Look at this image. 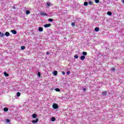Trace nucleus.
Instances as JSON below:
<instances>
[{
	"label": "nucleus",
	"mask_w": 124,
	"mask_h": 124,
	"mask_svg": "<svg viewBox=\"0 0 124 124\" xmlns=\"http://www.w3.org/2000/svg\"><path fill=\"white\" fill-rule=\"evenodd\" d=\"M52 107L53 109H58L59 108V106L57 104H54L52 105Z\"/></svg>",
	"instance_id": "nucleus-1"
},
{
	"label": "nucleus",
	"mask_w": 124,
	"mask_h": 124,
	"mask_svg": "<svg viewBox=\"0 0 124 124\" xmlns=\"http://www.w3.org/2000/svg\"><path fill=\"white\" fill-rule=\"evenodd\" d=\"M44 27L45 28H49L50 27H51V24L48 23V24H46L44 25Z\"/></svg>",
	"instance_id": "nucleus-2"
},
{
	"label": "nucleus",
	"mask_w": 124,
	"mask_h": 124,
	"mask_svg": "<svg viewBox=\"0 0 124 124\" xmlns=\"http://www.w3.org/2000/svg\"><path fill=\"white\" fill-rule=\"evenodd\" d=\"M31 122L33 124H37L38 122V119L36 118L35 120H32Z\"/></svg>",
	"instance_id": "nucleus-3"
},
{
	"label": "nucleus",
	"mask_w": 124,
	"mask_h": 124,
	"mask_svg": "<svg viewBox=\"0 0 124 124\" xmlns=\"http://www.w3.org/2000/svg\"><path fill=\"white\" fill-rule=\"evenodd\" d=\"M11 31V32H12V33H13V34H16L17 33V31L15 30H12Z\"/></svg>",
	"instance_id": "nucleus-4"
},
{
	"label": "nucleus",
	"mask_w": 124,
	"mask_h": 124,
	"mask_svg": "<svg viewBox=\"0 0 124 124\" xmlns=\"http://www.w3.org/2000/svg\"><path fill=\"white\" fill-rule=\"evenodd\" d=\"M53 74L54 76H57V75H58V71H54L53 73Z\"/></svg>",
	"instance_id": "nucleus-5"
},
{
	"label": "nucleus",
	"mask_w": 124,
	"mask_h": 124,
	"mask_svg": "<svg viewBox=\"0 0 124 124\" xmlns=\"http://www.w3.org/2000/svg\"><path fill=\"white\" fill-rule=\"evenodd\" d=\"M85 59H86V57H85V56H81L80 57L81 61H84V60H85Z\"/></svg>",
	"instance_id": "nucleus-6"
},
{
	"label": "nucleus",
	"mask_w": 124,
	"mask_h": 124,
	"mask_svg": "<svg viewBox=\"0 0 124 124\" xmlns=\"http://www.w3.org/2000/svg\"><path fill=\"white\" fill-rule=\"evenodd\" d=\"M107 94V91H104L102 93V95H106Z\"/></svg>",
	"instance_id": "nucleus-7"
},
{
	"label": "nucleus",
	"mask_w": 124,
	"mask_h": 124,
	"mask_svg": "<svg viewBox=\"0 0 124 124\" xmlns=\"http://www.w3.org/2000/svg\"><path fill=\"white\" fill-rule=\"evenodd\" d=\"M4 75L5 77H8V76H9V74L6 73V72H4Z\"/></svg>",
	"instance_id": "nucleus-8"
},
{
	"label": "nucleus",
	"mask_w": 124,
	"mask_h": 124,
	"mask_svg": "<svg viewBox=\"0 0 124 124\" xmlns=\"http://www.w3.org/2000/svg\"><path fill=\"white\" fill-rule=\"evenodd\" d=\"M40 15H41L42 16H47V14L44 13H40Z\"/></svg>",
	"instance_id": "nucleus-9"
},
{
	"label": "nucleus",
	"mask_w": 124,
	"mask_h": 124,
	"mask_svg": "<svg viewBox=\"0 0 124 124\" xmlns=\"http://www.w3.org/2000/svg\"><path fill=\"white\" fill-rule=\"evenodd\" d=\"M94 31H96V32L99 31V28L98 27H96L94 29Z\"/></svg>",
	"instance_id": "nucleus-10"
},
{
	"label": "nucleus",
	"mask_w": 124,
	"mask_h": 124,
	"mask_svg": "<svg viewBox=\"0 0 124 124\" xmlns=\"http://www.w3.org/2000/svg\"><path fill=\"white\" fill-rule=\"evenodd\" d=\"M36 116H37L36 114L33 113L32 115V117L33 118V119H34L36 118Z\"/></svg>",
	"instance_id": "nucleus-11"
},
{
	"label": "nucleus",
	"mask_w": 124,
	"mask_h": 124,
	"mask_svg": "<svg viewBox=\"0 0 124 124\" xmlns=\"http://www.w3.org/2000/svg\"><path fill=\"white\" fill-rule=\"evenodd\" d=\"M5 35H6V36H9V35H10V33H9L8 32H6L5 33Z\"/></svg>",
	"instance_id": "nucleus-12"
},
{
	"label": "nucleus",
	"mask_w": 124,
	"mask_h": 124,
	"mask_svg": "<svg viewBox=\"0 0 124 124\" xmlns=\"http://www.w3.org/2000/svg\"><path fill=\"white\" fill-rule=\"evenodd\" d=\"M82 55H83V56H87V55H88V53H87V52L83 51L82 52Z\"/></svg>",
	"instance_id": "nucleus-13"
},
{
	"label": "nucleus",
	"mask_w": 124,
	"mask_h": 124,
	"mask_svg": "<svg viewBox=\"0 0 124 124\" xmlns=\"http://www.w3.org/2000/svg\"><path fill=\"white\" fill-rule=\"evenodd\" d=\"M39 31H43V28L42 27H39Z\"/></svg>",
	"instance_id": "nucleus-14"
},
{
	"label": "nucleus",
	"mask_w": 124,
	"mask_h": 124,
	"mask_svg": "<svg viewBox=\"0 0 124 124\" xmlns=\"http://www.w3.org/2000/svg\"><path fill=\"white\" fill-rule=\"evenodd\" d=\"M4 112H7V111H8L9 108H4L3 109Z\"/></svg>",
	"instance_id": "nucleus-15"
},
{
	"label": "nucleus",
	"mask_w": 124,
	"mask_h": 124,
	"mask_svg": "<svg viewBox=\"0 0 124 124\" xmlns=\"http://www.w3.org/2000/svg\"><path fill=\"white\" fill-rule=\"evenodd\" d=\"M107 14H108V16H111V15H112V12H107Z\"/></svg>",
	"instance_id": "nucleus-16"
},
{
	"label": "nucleus",
	"mask_w": 124,
	"mask_h": 124,
	"mask_svg": "<svg viewBox=\"0 0 124 124\" xmlns=\"http://www.w3.org/2000/svg\"><path fill=\"white\" fill-rule=\"evenodd\" d=\"M21 50H25V49H26V46H21Z\"/></svg>",
	"instance_id": "nucleus-17"
},
{
	"label": "nucleus",
	"mask_w": 124,
	"mask_h": 124,
	"mask_svg": "<svg viewBox=\"0 0 124 124\" xmlns=\"http://www.w3.org/2000/svg\"><path fill=\"white\" fill-rule=\"evenodd\" d=\"M20 95H21V93L20 92H17L16 93V96L19 97Z\"/></svg>",
	"instance_id": "nucleus-18"
},
{
	"label": "nucleus",
	"mask_w": 124,
	"mask_h": 124,
	"mask_svg": "<svg viewBox=\"0 0 124 124\" xmlns=\"http://www.w3.org/2000/svg\"><path fill=\"white\" fill-rule=\"evenodd\" d=\"M55 121H56V118L52 117V118H51V122H55Z\"/></svg>",
	"instance_id": "nucleus-19"
},
{
	"label": "nucleus",
	"mask_w": 124,
	"mask_h": 124,
	"mask_svg": "<svg viewBox=\"0 0 124 124\" xmlns=\"http://www.w3.org/2000/svg\"><path fill=\"white\" fill-rule=\"evenodd\" d=\"M29 14H31V12L29 10L26 11V15H29Z\"/></svg>",
	"instance_id": "nucleus-20"
},
{
	"label": "nucleus",
	"mask_w": 124,
	"mask_h": 124,
	"mask_svg": "<svg viewBox=\"0 0 124 124\" xmlns=\"http://www.w3.org/2000/svg\"><path fill=\"white\" fill-rule=\"evenodd\" d=\"M84 6H87L88 5V2L86 1L84 3Z\"/></svg>",
	"instance_id": "nucleus-21"
},
{
	"label": "nucleus",
	"mask_w": 124,
	"mask_h": 124,
	"mask_svg": "<svg viewBox=\"0 0 124 124\" xmlns=\"http://www.w3.org/2000/svg\"><path fill=\"white\" fill-rule=\"evenodd\" d=\"M56 92H61V90L59 88L55 89Z\"/></svg>",
	"instance_id": "nucleus-22"
},
{
	"label": "nucleus",
	"mask_w": 124,
	"mask_h": 124,
	"mask_svg": "<svg viewBox=\"0 0 124 124\" xmlns=\"http://www.w3.org/2000/svg\"><path fill=\"white\" fill-rule=\"evenodd\" d=\"M46 6H51V3L49 2L46 3Z\"/></svg>",
	"instance_id": "nucleus-23"
},
{
	"label": "nucleus",
	"mask_w": 124,
	"mask_h": 124,
	"mask_svg": "<svg viewBox=\"0 0 124 124\" xmlns=\"http://www.w3.org/2000/svg\"><path fill=\"white\" fill-rule=\"evenodd\" d=\"M48 21L49 22H53V21H54V19L52 18H49Z\"/></svg>",
	"instance_id": "nucleus-24"
},
{
	"label": "nucleus",
	"mask_w": 124,
	"mask_h": 124,
	"mask_svg": "<svg viewBox=\"0 0 124 124\" xmlns=\"http://www.w3.org/2000/svg\"><path fill=\"white\" fill-rule=\"evenodd\" d=\"M0 37H3V36H4V33H1L0 35Z\"/></svg>",
	"instance_id": "nucleus-25"
},
{
	"label": "nucleus",
	"mask_w": 124,
	"mask_h": 124,
	"mask_svg": "<svg viewBox=\"0 0 124 124\" xmlns=\"http://www.w3.org/2000/svg\"><path fill=\"white\" fill-rule=\"evenodd\" d=\"M88 4H89L90 5H92L93 4V2H92V1H90L88 2Z\"/></svg>",
	"instance_id": "nucleus-26"
},
{
	"label": "nucleus",
	"mask_w": 124,
	"mask_h": 124,
	"mask_svg": "<svg viewBox=\"0 0 124 124\" xmlns=\"http://www.w3.org/2000/svg\"><path fill=\"white\" fill-rule=\"evenodd\" d=\"M71 25L72 27H75V23L74 22H72L71 23Z\"/></svg>",
	"instance_id": "nucleus-27"
},
{
	"label": "nucleus",
	"mask_w": 124,
	"mask_h": 124,
	"mask_svg": "<svg viewBox=\"0 0 124 124\" xmlns=\"http://www.w3.org/2000/svg\"><path fill=\"white\" fill-rule=\"evenodd\" d=\"M95 3H99V0H95Z\"/></svg>",
	"instance_id": "nucleus-28"
},
{
	"label": "nucleus",
	"mask_w": 124,
	"mask_h": 124,
	"mask_svg": "<svg viewBox=\"0 0 124 124\" xmlns=\"http://www.w3.org/2000/svg\"><path fill=\"white\" fill-rule=\"evenodd\" d=\"M74 58L75 59H78V58H79V56L78 55H75Z\"/></svg>",
	"instance_id": "nucleus-29"
},
{
	"label": "nucleus",
	"mask_w": 124,
	"mask_h": 124,
	"mask_svg": "<svg viewBox=\"0 0 124 124\" xmlns=\"http://www.w3.org/2000/svg\"><path fill=\"white\" fill-rule=\"evenodd\" d=\"M38 76H39V77H40V76H41V73H40V72L38 73Z\"/></svg>",
	"instance_id": "nucleus-30"
},
{
	"label": "nucleus",
	"mask_w": 124,
	"mask_h": 124,
	"mask_svg": "<svg viewBox=\"0 0 124 124\" xmlns=\"http://www.w3.org/2000/svg\"><path fill=\"white\" fill-rule=\"evenodd\" d=\"M6 123H10V120L9 119H7L6 120Z\"/></svg>",
	"instance_id": "nucleus-31"
},
{
	"label": "nucleus",
	"mask_w": 124,
	"mask_h": 124,
	"mask_svg": "<svg viewBox=\"0 0 124 124\" xmlns=\"http://www.w3.org/2000/svg\"><path fill=\"white\" fill-rule=\"evenodd\" d=\"M66 74H67V75H69V74H70V71H67V72H66Z\"/></svg>",
	"instance_id": "nucleus-32"
},
{
	"label": "nucleus",
	"mask_w": 124,
	"mask_h": 124,
	"mask_svg": "<svg viewBox=\"0 0 124 124\" xmlns=\"http://www.w3.org/2000/svg\"><path fill=\"white\" fill-rule=\"evenodd\" d=\"M62 75H65V72L62 71Z\"/></svg>",
	"instance_id": "nucleus-33"
},
{
	"label": "nucleus",
	"mask_w": 124,
	"mask_h": 124,
	"mask_svg": "<svg viewBox=\"0 0 124 124\" xmlns=\"http://www.w3.org/2000/svg\"><path fill=\"white\" fill-rule=\"evenodd\" d=\"M111 70H112V71H115V68H112L111 69Z\"/></svg>",
	"instance_id": "nucleus-34"
},
{
	"label": "nucleus",
	"mask_w": 124,
	"mask_h": 124,
	"mask_svg": "<svg viewBox=\"0 0 124 124\" xmlns=\"http://www.w3.org/2000/svg\"><path fill=\"white\" fill-rule=\"evenodd\" d=\"M46 55H49V54H50V52H46Z\"/></svg>",
	"instance_id": "nucleus-35"
},
{
	"label": "nucleus",
	"mask_w": 124,
	"mask_h": 124,
	"mask_svg": "<svg viewBox=\"0 0 124 124\" xmlns=\"http://www.w3.org/2000/svg\"><path fill=\"white\" fill-rule=\"evenodd\" d=\"M86 91H87V90L86 89V88L83 89V91H84V92H86Z\"/></svg>",
	"instance_id": "nucleus-36"
},
{
	"label": "nucleus",
	"mask_w": 124,
	"mask_h": 124,
	"mask_svg": "<svg viewBox=\"0 0 124 124\" xmlns=\"http://www.w3.org/2000/svg\"><path fill=\"white\" fill-rule=\"evenodd\" d=\"M122 2H123V3H124V0H123Z\"/></svg>",
	"instance_id": "nucleus-37"
},
{
	"label": "nucleus",
	"mask_w": 124,
	"mask_h": 124,
	"mask_svg": "<svg viewBox=\"0 0 124 124\" xmlns=\"http://www.w3.org/2000/svg\"><path fill=\"white\" fill-rule=\"evenodd\" d=\"M1 34V32L0 31V35Z\"/></svg>",
	"instance_id": "nucleus-38"
}]
</instances>
